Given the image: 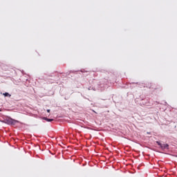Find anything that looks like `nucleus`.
I'll return each mask as SVG.
<instances>
[{"mask_svg": "<svg viewBox=\"0 0 177 177\" xmlns=\"http://www.w3.org/2000/svg\"><path fill=\"white\" fill-rule=\"evenodd\" d=\"M6 121L8 125H15L17 122H19L17 120H15L12 118H8Z\"/></svg>", "mask_w": 177, "mask_h": 177, "instance_id": "1", "label": "nucleus"}, {"mask_svg": "<svg viewBox=\"0 0 177 177\" xmlns=\"http://www.w3.org/2000/svg\"><path fill=\"white\" fill-rule=\"evenodd\" d=\"M43 120H45V121H48V122H52V121H53V119H49L48 118H43Z\"/></svg>", "mask_w": 177, "mask_h": 177, "instance_id": "3", "label": "nucleus"}, {"mask_svg": "<svg viewBox=\"0 0 177 177\" xmlns=\"http://www.w3.org/2000/svg\"><path fill=\"white\" fill-rule=\"evenodd\" d=\"M48 113H50V109H47Z\"/></svg>", "mask_w": 177, "mask_h": 177, "instance_id": "6", "label": "nucleus"}, {"mask_svg": "<svg viewBox=\"0 0 177 177\" xmlns=\"http://www.w3.org/2000/svg\"><path fill=\"white\" fill-rule=\"evenodd\" d=\"M156 143H158V146H160L161 149H168L169 146L168 144H161L160 142L157 141Z\"/></svg>", "mask_w": 177, "mask_h": 177, "instance_id": "2", "label": "nucleus"}, {"mask_svg": "<svg viewBox=\"0 0 177 177\" xmlns=\"http://www.w3.org/2000/svg\"><path fill=\"white\" fill-rule=\"evenodd\" d=\"M3 96H5V97H10V96H12L10 94H9L8 93H3Z\"/></svg>", "mask_w": 177, "mask_h": 177, "instance_id": "5", "label": "nucleus"}, {"mask_svg": "<svg viewBox=\"0 0 177 177\" xmlns=\"http://www.w3.org/2000/svg\"><path fill=\"white\" fill-rule=\"evenodd\" d=\"M149 89H158V87H155L154 84H152L149 86Z\"/></svg>", "mask_w": 177, "mask_h": 177, "instance_id": "4", "label": "nucleus"}]
</instances>
